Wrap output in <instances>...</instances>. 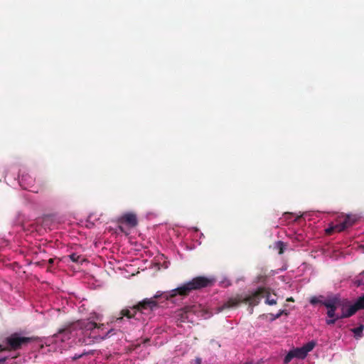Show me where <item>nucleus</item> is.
<instances>
[{
    "instance_id": "1",
    "label": "nucleus",
    "mask_w": 364,
    "mask_h": 364,
    "mask_svg": "<svg viewBox=\"0 0 364 364\" xmlns=\"http://www.w3.org/2000/svg\"><path fill=\"white\" fill-rule=\"evenodd\" d=\"M213 282V279L205 277H197L170 291H158L154 296L144 299L137 305L122 310V316L118 318L115 323L120 326L125 321H131V319L144 322L150 318L159 307L183 304V301L192 291L208 287Z\"/></svg>"
},
{
    "instance_id": "2",
    "label": "nucleus",
    "mask_w": 364,
    "mask_h": 364,
    "mask_svg": "<svg viewBox=\"0 0 364 364\" xmlns=\"http://www.w3.org/2000/svg\"><path fill=\"white\" fill-rule=\"evenodd\" d=\"M100 314L93 313L90 318L79 320L60 329L52 336L44 338L41 347L43 348L45 345L48 352L63 353L78 343L91 345L115 334L114 328L107 329L104 324H97L95 322L100 321Z\"/></svg>"
},
{
    "instance_id": "3",
    "label": "nucleus",
    "mask_w": 364,
    "mask_h": 364,
    "mask_svg": "<svg viewBox=\"0 0 364 364\" xmlns=\"http://www.w3.org/2000/svg\"><path fill=\"white\" fill-rule=\"evenodd\" d=\"M17 165L9 166L5 173L6 183L14 188L18 186L23 189L32 192H38V189L34 187L35 180L28 173L22 172Z\"/></svg>"
},
{
    "instance_id": "4",
    "label": "nucleus",
    "mask_w": 364,
    "mask_h": 364,
    "mask_svg": "<svg viewBox=\"0 0 364 364\" xmlns=\"http://www.w3.org/2000/svg\"><path fill=\"white\" fill-rule=\"evenodd\" d=\"M255 282V289L247 296V301L251 305H257L262 297L266 296L265 304L271 306L276 304L277 300L269 295L271 278L261 275L257 277Z\"/></svg>"
},
{
    "instance_id": "5",
    "label": "nucleus",
    "mask_w": 364,
    "mask_h": 364,
    "mask_svg": "<svg viewBox=\"0 0 364 364\" xmlns=\"http://www.w3.org/2000/svg\"><path fill=\"white\" fill-rule=\"evenodd\" d=\"M193 315L198 317L204 316V309L200 304H194L185 306L176 312V317L183 322L186 321L192 322V316Z\"/></svg>"
},
{
    "instance_id": "6",
    "label": "nucleus",
    "mask_w": 364,
    "mask_h": 364,
    "mask_svg": "<svg viewBox=\"0 0 364 364\" xmlns=\"http://www.w3.org/2000/svg\"><path fill=\"white\" fill-rule=\"evenodd\" d=\"M340 307L341 308V314H337L335 318L326 319V323L328 326L335 324L339 319L352 316L360 309L357 301L355 304H351L350 301H346L341 303Z\"/></svg>"
},
{
    "instance_id": "7",
    "label": "nucleus",
    "mask_w": 364,
    "mask_h": 364,
    "mask_svg": "<svg viewBox=\"0 0 364 364\" xmlns=\"http://www.w3.org/2000/svg\"><path fill=\"white\" fill-rule=\"evenodd\" d=\"M316 344V341H311L301 348H294L286 355L284 358V363L287 364L294 358L299 359L305 358L307 354L314 349Z\"/></svg>"
},
{
    "instance_id": "8",
    "label": "nucleus",
    "mask_w": 364,
    "mask_h": 364,
    "mask_svg": "<svg viewBox=\"0 0 364 364\" xmlns=\"http://www.w3.org/2000/svg\"><path fill=\"white\" fill-rule=\"evenodd\" d=\"M119 225L117 229V232H122L126 235L129 234V230L125 228L123 225H127L129 228H134L138 224L136 215L132 212H127L121 215L118 218Z\"/></svg>"
},
{
    "instance_id": "9",
    "label": "nucleus",
    "mask_w": 364,
    "mask_h": 364,
    "mask_svg": "<svg viewBox=\"0 0 364 364\" xmlns=\"http://www.w3.org/2000/svg\"><path fill=\"white\" fill-rule=\"evenodd\" d=\"M341 303L338 296H333L322 301V305L327 308V318L326 319L335 318L337 313L336 311L340 307Z\"/></svg>"
},
{
    "instance_id": "10",
    "label": "nucleus",
    "mask_w": 364,
    "mask_h": 364,
    "mask_svg": "<svg viewBox=\"0 0 364 364\" xmlns=\"http://www.w3.org/2000/svg\"><path fill=\"white\" fill-rule=\"evenodd\" d=\"M353 223L354 219L352 217L347 215L342 218L338 223L336 225L331 224L326 231L328 234H331L333 232H341L350 227Z\"/></svg>"
},
{
    "instance_id": "11",
    "label": "nucleus",
    "mask_w": 364,
    "mask_h": 364,
    "mask_svg": "<svg viewBox=\"0 0 364 364\" xmlns=\"http://www.w3.org/2000/svg\"><path fill=\"white\" fill-rule=\"evenodd\" d=\"M28 341V338H27L13 335L7 338L6 348L10 350H16L19 348L22 344L27 343Z\"/></svg>"
},
{
    "instance_id": "12",
    "label": "nucleus",
    "mask_w": 364,
    "mask_h": 364,
    "mask_svg": "<svg viewBox=\"0 0 364 364\" xmlns=\"http://www.w3.org/2000/svg\"><path fill=\"white\" fill-rule=\"evenodd\" d=\"M321 213L316 211H309L304 213L300 215L301 218H302L304 221H313L314 223H316L317 221H319L321 219Z\"/></svg>"
},
{
    "instance_id": "13",
    "label": "nucleus",
    "mask_w": 364,
    "mask_h": 364,
    "mask_svg": "<svg viewBox=\"0 0 364 364\" xmlns=\"http://www.w3.org/2000/svg\"><path fill=\"white\" fill-rule=\"evenodd\" d=\"M301 219L300 216L295 215L294 214L285 213L280 218V223L282 225L289 224L293 222H296Z\"/></svg>"
},
{
    "instance_id": "14",
    "label": "nucleus",
    "mask_w": 364,
    "mask_h": 364,
    "mask_svg": "<svg viewBox=\"0 0 364 364\" xmlns=\"http://www.w3.org/2000/svg\"><path fill=\"white\" fill-rule=\"evenodd\" d=\"M240 303V300L235 298L230 299L226 301L219 309V311H223L225 309L235 308Z\"/></svg>"
},
{
    "instance_id": "15",
    "label": "nucleus",
    "mask_w": 364,
    "mask_h": 364,
    "mask_svg": "<svg viewBox=\"0 0 364 364\" xmlns=\"http://www.w3.org/2000/svg\"><path fill=\"white\" fill-rule=\"evenodd\" d=\"M363 329H364L363 325H360L358 327L351 329V331L354 333V337L355 339H360L363 337Z\"/></svg>"
},
{
    "instance_id": "16",
    "label": "nucleus",
    "mask_w": 364,
    "mask_h": 364,
    "mask_svg": "<svg viewBox=\"0 0 364 364\" xmlns=\"http://www.w3.org/2000/svg\"><path fill=\"white\" fill-rule=\"evenodd\" d=\"M287 245L282 241H277L274 244V249L278 250L279 255L284 252L286 249Z\"/></svg>"
},
{
    "instance_id": "17",
    "label": "nucleus",
    "mask_w": 364,
    "mask_h": 364,
    "mask_svg": "<svg viewBox=\"0 0 364 364\" xmlns=\"http://www.w3.org/2000/svg\"><path fill=\"white\" fill-rule=\"evenodd\" d=\"M355 284L358 287H364V272L360 273L355 279Z\"/></svg>"
},
{
    "instance_id": "18",
    "label": "nucleus",
    "mask_w": 364,
    "mask_h": 364,
    "mask_svg": "<svg viewBox=\"0 0 364 364\" xmlns=\"http://www.w3.org/2000/svg\"><path fill=\"white\" fill-rule=\"evenodd\" d=\"M69 257L73 262H80L82 260V257L77 253H73L69 255Z\"/></svg>"
},
{
    "instance_id": "19",
    "label": "nucleus",
    "mask_w": 364,
    "mask_h": 364,
    "mask_svg": "<svg viewBox=\"0 0 364 364\" xmlns=\"http://www.w3.org/2000/svg\"><path fill=\"white\" fill-rule=\"evenodd\" d=\"M356 301L360 309H364V294L360 296Z\"/></svg>"
},
{
    "instance_id": "20",
    "label": "nucleus",
    "mask_w": 364,
    "mask_h": 364,
    "mask_svg": "<svg viewBox=\"0 0 364 364\" xmlns=\"http://www.w3.org/2000/svg\"><path fill=\"white\" fill-rule=\"evenodd\" d=\"M322 301H323L320 300V299L316 296H314L310 299V303L313 305L317 304L318 303L322 304Z\"/></svg>"
},
{
    "instance_id": "21",
    "label": "nucleus",
    "mask_w": 364,
    "mask_h": 364,
    "mask_svg": "<svg viewBox=\"0 0 364 364\" xmlns=\"http://www.w3.org/2000/svg\"><path fill=\"white\" fill-rule=\"evenodd\" d=\"M191 230L193 231V232L194 234L193 237L200 235V237H201L203 236V234L202 232H198V230L197 228H191Z\"/></svg>"
},
{
    "instance_id": "22",
    "label": "nucleus",
    "mask_w": 364,
    "mask_h": 364,
    "mask_svg": "<svg viewBox=\"0 0 364 364\" xmlns=\"http://www.w3.org/2000/svg\"><path fill=\"white\" fill-rule=\"evenodd\" d=\"M99 218H97L95 214H90L88 216L87 223H91L92 220H97Z\"/></svg>"
},
{
    "instance_id": "23",
    "label": "nucleus",
    "mask_w": 364,
    "mask_h": 364,
    "mask_svg": "<svg viewBox=\"0 0 364 364\" xmlns=\"http://www.w3.org/2000/svg\"><path fill=\"white\" fill-rule=\"evenodd\" d=\"M5 348L0 345V352L4 350ZM9 358V356H1L0 357V363H2L6 361V360Z\"/></svg>"
},
{
    "instance_id": "24",
    "label": "nucleus",
    "mask_w": 364,
    "mask_h": 364,
    "mask_svg": "<svg viewBox=\"0 0 364 364\" xmlns=\"http://www.w3.org/2000/svg\"><path fill=\"white\" fill-rule=\"evenodd\" d=\"M17 217H18V223L19 224H21L25 219V215L21 213H18Z\"/></svg>"
},
{
    "instance_id": "25",
    "label": "nucleus",
    "mask_w": 364,
    "mask_h": 364,
    "mask_svg": "<svg viewBox=\"0 0 364 364\" xmlns=\"http://www.w3.org/2000/svg\"><path fill=\"white\" fill-rule=\"evenodd\" d=\"M284 312V311L280 310L277 314H275V315L272 314V320L279 318Z\"/></svg>"
},
{
    "instance_id": "26",
    "label": "nucleus",
    "mask_w": 364,
    "mask_h": 364,
    "mask_svg": "<svg viewBox=\"0 0 364 364\" xmlns=\"http://www.w3.org/2000/svg\"><path fill=\"white\" fill-rule=\"evenodd\" d=\"M304 239V236L299 233V234H296L295 235V240L300 242V241H302Z\"/></svg>"
},
{
    "instance_id": "27",
    "label": "nucleus",
    "mask_w": 364,
    "mask_h": 364,
    "mask_svg": "<svg viewBox=\"0 0 364 364\" xmlns=\"http://www.w3.org/2000/svg\"><path fill=\"white\" fill-rule=\"evenodd\" d=\"M85 353H81V354H75V355L72 358L73 360H77L78 358H80L82 355H84Z\"/></svg>"
},
{
    "instance_id": "28",
    "label": "nucleus",
    "mask_w": 364,
    "mask_h": 364,
    "mask_svg": "<svg viewBox=\"0 0 364 364\" xmlns=\"http://www.w3.org/2000/svg\"><path fill=\"white\" fill-rule=\"evenodd\" d=\"M49 262H50V264H51V263H53V259H49Z\"/></svg>"
}]
</instances>
